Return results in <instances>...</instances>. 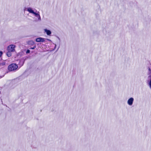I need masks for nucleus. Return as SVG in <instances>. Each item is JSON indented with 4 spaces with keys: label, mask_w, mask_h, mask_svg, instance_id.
<instances>
[{
    "label": "nucleus",
    "mask_w": 151,
    "mask_h": 151,
    "mask_svg": "<svg viewBox=\"0 0 151 151\" xmlns=\"http://www.w3.org/2000/svg\"><path fill=\"white\" fill-rule=\"evenodd\" d=\"M18 68V66L17 64L12 63L8 66V69L9 71H15Z\"/></svg>",
    "instance_id": "obj_1"
},
{
    "label": "nucleus",
    "mask_w": 151,
    "mask_h": 151,
    "mask_svg": "<svg viewBox=\"0 0 151 151\" xmlns=\"http://www.w3.org/2000/svg\"><path fill=\"white\" fill-rule=\"evenodd\" d=\"M15 46L13 45H10L7 48V50L12 52H14L15 51Z\"/></svg>",
    "instance_id": "obj_2"
},
{
    "label": "nucleus",
    "mask_w": 151,
    "mask_h": 151,
    "mask_svg": "<svg viewBox=\"0 0 151 151\" xmlns=\"http://www.w3.org/2000/svg\"><path fill=\"white\" fill-rule=\"evenodd\" d=\"M36 41L37 42H44L45 41V39L41 37L37 38L36 39Z\"/></svg>",
    "instance_id": "obj_3"
},
{
    "label": "nucleus",
    "mask_w": 151,
    "mask_h": 151,
    "mask_svg": "<svg viewBox=\"0 0 151 151\" xmlns=\"http://www.w3.org/2000/svg\"><path fill=\"white\" fill-rule=\"evenodd\" d=\"M133 100L134 99L132 98H131L129 99L127 101L128 104L130 105H132L133 104Z\"/></svg>",
    "instance_id": "obj_4"
},
{
    "label": "nucleus",
    "mask_w": 151,
    "mask_h": 151,
    "mask_svg": "<svg viewBox=\"0 0 151 151\" xmlns=\"http://www.w3.org/2000/svg\"><path fill=\"white\" fill-rule=\"evenodd\" d=\"M30 42H31L32 43H31V44H33V46L32 47H30V48H29V49H35L36 47V46L35 45L34 43V42L32 41H30Z\"/></svg>",
    "instance_id": "obj_5"
},
{
    "label": "nucleus",
    "mask_w": 151,
    "mask_h": 151,
    "mask_svg": "<svg viewBox=\"0 0 151 151\" xmlns=\"http://www.w3.org/2000/svg\"><path fill=\"white\" fill-rule=\"evenodd\" d=\"M45 31L47 35H50L51 33V32L50 30H47L46 29H45Z\"/></svg>",
    "instance_id": "obj_6"
},
{
    "label": "nucleus",
    "mask_w": 151,
    "mask_h": 151,
    "mask_svg": "<svg viewBox=\"0 0 151 151\" xmlns=\"http://www.w3.org/2000/svg\"><path fill=\"white\" fill-rule=\"evenodd\" d=\"M27 11L30 13L32 14L34 13V11L30 8H29L27 9Z\"/></svg>",
    "instance_id": "obj_7"
},
{
    "label": "nucleus",
    "mask_w": 151,
    "mask_h": 151,
    "mask_svg": "<svg viewBox=\"0 0 151 151\" xmlns=\"http://www.w3.org/2000/svg\"><path fill=\"white\" fill-rule=\"evenodd\" d=\"M12 52L10 51H9V50H8V52H7L6 54L8 56V57H10L12 55V54L11 53V52Z\"/></svg>",
    "instance_id": "obj_8"
},
{
    "label": "nucleus",
    "mask_w": 151,
    "mask_h": 151,
    "mask_svg": "<svg viewBox=\"0 0 151 151\" xmlns=\"http://www.w3.org/2000/svg\"><path fill=\"white\" fill-rule=\"evenodd\" d=\"M149 85L150 86V87L151 88V79L150 80V81L149 83Z\"/></svg>",
    "instance_id": "obj_9"
},
{
    "label": "nucleus",
    "mask_w": 151,
    "mask_h": 151,
    "mask_svg": "<svg viewBox=\"0 0 151 151\" xmlns=\"http://www.w3.org/2000/svg\"><path fill=\"white\" fill-rule=\"evenodd\" d=\"M5 65V63H0V65Z\"/></svg>",
    "instance_id": "obj_10"
},
{
    "label": "nucleus",
    "mask_w": 151,
    "mask_h": 151,
    "mask_svg": "<svg viewBox=\"0 0 151 151\" xmlns=\"http://www.w3.org/2000/svg\"><path fill=\"white\" fill-rule=\"evenodd\" d=\"M30 52V51L29 50H27L26 52V53H29Z\"/></svg>",
    "instance_id": "obj_11"
},
{
    "label": "nucleus",
    "mask_w": 151,
    "mask_h": 151,
    "mask_svg": "<svg viewBox=\"0 0 151 151\" xmlns=\"http://www.w3.org/2000/svg\"><path fill=\"white\" fill-rule=\"evenodd\" d=\"M33 14H34L36 16H37V15H39V14H38L37 13H36L35 12H34V13H33Z\"/></svg>",
    "instance_id": "obj_12"
},
{
    "label": "nucleus",
    "mask_w": 151,
    "mask_h": 151,
    "mask_svg": "<svg viewBox=\"0 0 151 151\" xmlns=\"http://www.w3.org/2000/svg\"><path fill=\"white\" fill-rule=\"evenodd\" d=\"M3 53L1 51H0V57L2 56Z\"/></svg>",
    "instance_id": "obj_13"
}]
</instances>
